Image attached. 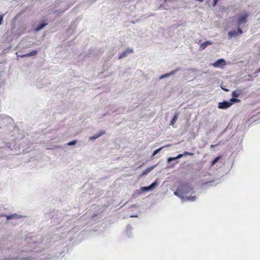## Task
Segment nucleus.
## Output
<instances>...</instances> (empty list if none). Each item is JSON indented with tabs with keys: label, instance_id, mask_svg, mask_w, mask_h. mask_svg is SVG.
<instances>
[{
	"label": "nucleus",
	"instance_id": "nucleus-11",
	"mask_svg": "<svg viewBox=\"0 0 260 260\" xmlns=\"http://www.w3.org/2000/svg\"><path fill=\"white\" fill-rule=\"evenodd\" d=\"M133 52V49H131L129 48H127L125 51L121 52L118 58L119 59H122L127 56V55Z\"/></svg>",
	"mask_w": 260,
	"mask_h": 260
},
{
	"label": "nucleus",
	"instance_id": "nucleus-7",
	"mask_svg": "<svg viewBox=\"0 0 260 260\" xmlns=\"http://www.w3.org/2000/svg\"><path fill=\"white\" fill-rule=\"evenodd\" d=\"M180 71V69L179 68H178L176 69L175 70L170 72L169 73H166L164 75H162L159 77V79L161 80L166 78H168L169 77H171L174 75H175L177 72Z\"/></svg>",
	"mask_w": 260,
	"mask_h": 260
},
{
	"label": "nucleus",
	"instance_id": "nucleus-23",
	"mask_svg": "<svg viewBox=\"0 0 260 260\" xmlns=\"http://www.w3.org/2000/svg\"><path fill=\"white\" fill-rule=\"evenodd\" d=\"M170 145V144H169V145H166V147H168V146H169ZM164 147H165V146L161 147H160V148H158V149H155V150L153 151V153H152V156H151V158H152L154 155H155L156 154H157L158 153H159V152L161 151V150L163 148H164Z\"/></svg>",
	"mask_w": 260,
	"mask_h": 260
},
{
	"label": "nucleus",
	"instance_id": "nucleus-20",
	"mask_svg": "<svg viewBox=\"0 0 260 260\" xmlns=\"http://www.w3.org/2000/svg\"><path fill=\"white\" fill-rule=\"evenodd\" d=\"M38 53V51L37 50H32V51L26 53L25 54H24L22 56V57H28V56H32L34 55H36Z\"/></svg>",
	"mask_w": 260,
	"mask_h": 260
},
{
	"label": "nucleus",
	"instance_id": "nucleus-4",
	"mask_svg": "<svg viewBox=\"0 0 260 260\" xmlns=\"http://www.w3.org/2000/svg\"><path fill=\"white\" fill-rule=\"evenodd\" d=\"M5 260H34V258L29 255L22 254L16 257L8 258Z\"/></svg>",
	"mask_w": 260,
	"mask_h": 260
},
{
	"label": "nucleus",
	"instance_id": "nucleus-21",
	"mask_svg": "<svg viewBox=\"0 0 260 260\" xmlns=\"http://www.w3.org/2000/svg\"><path fill=\"white\" fill-rule=\"evenodd\" d=\"M158 185V182L157 180H155L150 185H149L151 191L153 190Z\"/></svg>",
	"mask_w": 260,
	"mask_h": 260
},
{
	"label": "nucleus",
	"instance_id": "nucleus-25",
	"mask_svg": "<svg viewBox=\"0 0 260 260\" xmlns=\"http://www.w3.org/2000/svg\"><path fill=\"white\" fill-rule=\"evenodd\" d=\"M221 158V156H218L215 157L212 161L211 165V166H214L215 164H216Z\"/></svg>",
	"mask_w": 260,
	"mask_h": 260
},
{
	"label": "nucleus",
	"instance_id": "nucleus-26",
	"mask_svg": "<svg viewBox=\"0 0 260 260\" xmlns=\"http://www.w3.org/2000/svg\"><path fill=\"white\" fill-rule=\"evenodd\" d=\"M179 155H181V157H182L183 156H186V155L192 156L193 155V153H192V152H187V151H184V152H183V153L179 154Z\"/></svg>",
	"mask_w": 260,
	"mask_h": 260
},
{
	"label": "nucleus",
	"instance_id": "nucleus-14",
	"mask_svg": "<svg viewBox=\"0 0 260 260\" xmlns=\"http://www.w3.org/2000/svg\"><path fill=\"white\" fill-rule=\"evenodd\" d=\"M105 134V132L104 131L100 132L98 134L94 135L89 138V139L90 140L93 141L96 139L97 138H99L100 137L102 136L103 135Z\"/></svg>",
	"mask_w": 260,
	"mask_h": 260
},
{
	"label": "nucleus",
	"instance_id": "nucleus-2",
	"mask_svg": "<svg viewBox=\"0 0 260 260\" xmlns=\"http://www.w3.org/2000/svg\"><path fill=\"white\" fill-rule=\"evenodd\" d=\"M48 24V20L45 16L43 17L36 26L34 30L35 31H39L43 29L45 26Z\"/></svg>",
	"mask_w": 260,
	"mask_h": 260
},
{
	"label": "nucleus",
	"instance_id": "nucleus-33",
	"mask_svg": "<svg viewBox=\"0 0 260 260\" xmlns=\"http://www.w3.org/2000/svg\"><path fill=\"white\" fill-rule=\"evenodd\" d=\"M130 217H137L138 216L137 215H131Z\"/></svg>",
	"mask_w": 260,
	"mask_h": 260
},
{
	"label": "nucleus",
	"instance_id": "nucleus-31",
	"mask_svg": "<svg viewBox=\"0 0 260 260\" xmlns=\"http://www.w3.org/2000/svg\"><path fill=\"white\" fill-rule=\"evenodd\" d=\"M175 0H165V2L166 3V2H174L175 1Z\"/></svg>",
	"mask_w": 260,
	"mask_h": 260
},
{
	"label": "nucleus",
	"instance_id": "nucleus-12",
	"mask_svg": "<svg viewBox=\"0 0 260 260\" xmlns=\"http://www.w3.org/2000/svg\"><path fill=\"white\" fill-rule=\"evenodd\" d=\"M1 120L3 121V123H5L4 121L6 120L8 123L6 125L7 126L8 125L9 127H13V119L9 116L5 115L3 118L1 117Z\"/></svg>",
	"mask_w": 260,
	"mask_h": 260
},
{
	"label": "nucleus",
	"instance_id": "nucleus-38",
	"mask_svg": "<svg viewBox=\"0 0 260 260\" xmlns=\"http://www.w3.org/2000/svg\"><path fill=\"white\" fill-rule=\"evenodd\" d=\"M136 205L134 204V205H133L131 207H136Z\"/></svg>",
	"mask_w": 260,
	"mask_h": 260
},
{
	"label": "nucleus",
	"instance_id": "nucleus-18",
	"mask_svg": "<svg viewBox=\"0 0 260 260\" xmlns=\"http://www.w3.org/2000/svg\"><path fill=\"white\" fill-rule=\"evenodd\" d=\"M181 158V155H179L178 154L175 157H169L167 159V162L168 163H170L171 162L173 161H175L178 159H180Z\"/></svg>",
	"mask_w": 260,
	"mask_h": 260
},
{
	"label": "nucleus",
	"instance_id": "nucleus-16",
	"mask_svg": "<svg viewBox=\"0 0 260 260\" xmlns=\"http://www.w3.org/2000/svg\"><path fill=\"white\" fill-rule=\"evenodd\" d=\"M156 165H154L152 166H151L149 168H147L146 169L144 170L141 174L142 176H144L148 174L149 172H150L152 170H153L155 167Z\"/></svg>",
	"mask_w": 260,
	"mask_h": 260
},
{
	"label": "nucleus",
	"instance_id": "nucleus-15",
	"mask_svg": "<svg viewBox=\"0 0 260 260\" xmlns=\"http://www.w3.org/2000/svg\"><path fill=\"white\" fill-rule=\"evenodd\" d=\"M242 93V90L241 89H236L233 91L232 93V97L237 98Z\"/></svg>",
	"mask_w": 260,
	"mask_h": 260
},
{
	"label": "nucleus",
	"instance_id": "nucleus-41",
	"mask_svg": "<svg viewBox=\"0 0 260 260\" xmlns=\"http://www.w3.org/2000/svg\"><path fill=\"white\" fill-rule=\"evenodd\" d=\"M199 2H202L203 1V0H199Z\"/></svg>",
	"mask_w": 260,
	"mask_h": 260
},
{
	"label": "nucleus",
	"instance_id": "nucleus-27",
	"mask_svg": "<svg viewBox=\"0 0 260 260\" xmlns=\"http://www.w3.org/2000/svg\"><path fill=\"white\" fill-rule=\"evenodd\" d=\"M140 189L142 191H151V190L150 189V187H149V186H142V187H141Z\"/></svg>",
	"mask_w": 260,
	"mask_h": 260
},
{
	"label": "nucleus",
	"instance_id": "nucleus-34",
	"mask_svg": "<svg viewBox=\"0 0 260 260\" xmlns=\"http://www.w3.org/2000/svg\"><path fill=\"white\" fill-rule=\"evenodd\" d=\"M9 145H10L9 144H8ZM10 145H7V146L6 147H8V148H10Z\"/></svg>",
	"mask_w": 260,
	"mask_h": 260
},
{
	"label": "nucleus",
	"instance_id": "nucleus-28",
	"mask_svg": "<svg viewBox=\"0 0 260 260\" xmlns=\"http://www.w3.org/2000/svg\"><path fill=\"white\" fill-rule=\"evenodd\" d=\"M77 140H73L67 143V145L68 146H74L77 143Z\"/></svg>",
	"mask_w": 260,
	"mask_h": 260
},
{
	"label": "nucleus",
	"instance_id": "nucleus-10",
	"mask_svg": "<svg viewBox=\"0 0 260 260\" xmlns=\"http://www.w3.org/2000/svg\"><path fill=\"white\" fill-rule=\"evenodd\" d=\"M218 183L215 180L210 181L203 183L202 184V187L204 189H207L208 186H216Z\"/></svg>",
	"mask_w": 260,
	"mask_h": 260
},
{
	"label": "nucleus",
	"instance_id": "nucleus-30",
	"mask_svg": "<svg viewBox=\"0 0 260 260\" xmlns=\"http://www.w3.org/2000/svg\"><path fill=\"white\" fill-rule=\"evenodd\" d=\"M221 88L225 91H229V89L225 88V87H223L222 85L221 86Z\"/></svg>",
	"mask_w": 260,
	"mask_h": 260
},
{
	"label": "nucleus",
	"instance_id": "nucleus-36",
	"mask_svg": "<svg viewBox=\"0 0 260 260\" xmlns=\"http://www.w3.org/2000/svg\"><path fill=\"white\" fill-rule=\"evenodd\" d=\"M215 145H211L210 146V147H211V148H213V147H214Z\"/></svg>",
	"mask_w": 260,
	"mask_h": 260
},
{
	"label": "nucleus",
	"instance_id": "nucleus-6",
	"mask_svg": "<svg viewBox=\"0 0 260 260\" xmlns=\"http://www.w3.org/2000/svg\"><path fill=\"white\" fill-rule=\"evenodd\" d=\"M226 64L225 60L223 58H220L216 60L212 66L214 68L222 67Z\"/></svg>",
	"mask_w": 260,
	"mask_h": 260
},
{
	"label": "nucleus",
	"instance_id": "nucleus-19",
	"mask_svg": "<svg viewBox=\"0 0 260 260\" xmlns=\"http://www.w3.org/2000/svg\"><path fill=\"white\" fill-rule=\"evenodd\" d=\"M196 199V197L194 196H189V197H184V199H182L183 201H194Z\"/></svg>",
	"mask_w": 260,
	"mask_h": 260
},
{
	"label": "nucleus",
	"instance_id": "nucleus-35",
	"mask_svg": "<svg viewBox=\"0 0 260 260\" xmlns=\"http://www.w3.org/2000/svg\"><path fill=\"white\" fill-rule=\"evenodd\" d=\"M257 73H260V67L257 70Z\"/></svg>",
	"mask_w": 260,
	"mask_h": 260
},
{
	"label": "nucleus",
	"instance_id": "nucleus-3",
	"mask_svg": "<svg viewBox=\"0 0 260 260\" xmlns=\"http://www.w3.org/2000/svg\"><path fill=\"white\" fill-rule=\"evenodd\" d=\"M243 33L242 30L240 28L238 27L237 30H232L230 31L228 34V39H230L232 38H237L239 35Z\"/></svg>",
	"mask_w": 260,
	"mask_h": 260
},
{
	"label": "nucleus",
	"instance_id": "nucleus-8",
	"mask_svg": "<svg viewBox=\"0 0 260 260\" xmlns=\"http://www.w3.org/2000/svg\"><path fill=\"white\" fill-rule=\"evenodd\" d=\"M231 106V103L229 101H223L218 103V108L220 109H226Z\"/></svg>",
	"mask_w": 260,
	"mask_h": 260
},
{
	"label": "nucleus",
	"instance_id": "nucleus-5",
	"mask_svg": "<svg viewBox=\"0 0 260 260\" xmlns=\"http://www.w3.org/2000/svg\"><path fill=\"white\" fill-rule=\"evenodd\" d=\"M249 14L245 13L244 14L241 15L238 18L237 23L238 24H243L247 22Z\"/></svg>",
	"mask_w": 260,
	"mask_h": 260
},
{
	"label": "nucleus",
	"instance_id": "nucleus-37",
	"mask_svg": "<svg viewBox=\"0 0 260 260\" xmlns=\"http://www.w3.org/2000/svg\"><path fill=\"white\" fill-rule=\"evenodd\" d=\"M226 129H224V131L222 132V134H223L225 132Z\"/></svg>",
	"mask_w": 260,
	"mask_h": 260
},
{
	"label": "nucleus",
	"instance_id": "nucleus-22",
	"mask_svg": "<svg viewBox=\"0 0 260 260\" xmlns=\"http://www.w3.org/2000/svg\"><path fill=\"white\" fill-rule=\"evenodd\" d=\"M229 103H231V106L235 103H237L240 102V100L237 98L232 97L230 100L229 101Z\"/></svg>",
	"mask_w": 260,
	"mask_h": 260
},
{
	"label": "nucleus",
	"instance_id": "nucleus-29",
	"mask_svg": "<svg viewBox=\"0 0 260 260\" xmlns=\"http://www.w3.org/2000/svg\"><path fill=\"white\" fill-rule=\"evenodd\" d=\"M219 0H213V7H215L216 5H217L218 2Z\"/></svg>",
	"mask_w": 260,
	"mask_h": 260
},
{
	"label": "nucleus",
	"instance_id": "nucleus-39",
	"mask_svg": "<svg viewBox=\"0 0 260 260\" xmlns=\"http://www.w3.org/2000/svg\"><path fill=\"white\" fill-rule=\"evenodd\" d=\"M1 149H6V148H4V146H3V147H2V146H1Z\"/></svg>",
	"mask_w": 260,
	"mask_h": 260
},
{
	"label": "nucleus",
	"instance_id": "nucleus-1",
	"mask_svg": "<svg viewBox=\"0 0 260 260\" xmlns=\"http://www.w3.org/2000/svg\"><path fill=\"white\" fill-rule=\"evenodd\" d=\"M194 189L190 184L185 181L180 183L176 191H174V194L180 199H184V195L189 193H194Z\"/></svg>",
	"mask_w": 260,
	"mask_h": 260
},
{
	"label": "nucleus",
	"instance_id": "nucleus-17",
	"mask_svg": "<svg viewBox=\"0 0 260 260\" xmlns=\"http://www.w3.org/2000/svg\"><path fill=\"white\" fill-rule=\"evenodd\" d=\"M132 226L131 224H128L126 227V235L128 237L130 238L132 237Z\"/></svg>",
	"mask_w": 260,
	"mask_h": 260
},
{
	"label": "nucleus",
	"instance_id": "nucleus-9",
	"mask_svg": "<svg viewBox=\"0 0 260 260\" xmlns=\"http://www.w3.org/2000/svg\"><path fill=\"white\" fill-rule=\"evenodd\" d=\"M6 217V219L7 220H9L13 219H20V218H21L24 217V216H22L21 215L14 213V214H13L11 215H5L1 214V217Z\"/></svg>",
	"mask_w": 260,
	"mask_h": 260
},
{
	"label": "nucleus",
	"instance_id": "nucleus-32",
	"mask_svg": "<svg viewBox=\"0 0 260 260\" xmlns=\"http://www.w3.org/2000/svg\"><path fill=\"white\" fill-rule=\"evenodd\" d=\"M3 20V15H1V23H2Z\"/></svg>",
	"mask_w": 260,
	"mask_h": 260
},
{
	"label": "nucleus",
	"instance_id": "nucleus-40",
	"mask_svg": "<svg viewBox=\"0 0 260 260\" xmlns=\"http://www.w3.org/2000/svg\"><path fill=\"white\" fill-rule=\"evenodd\" d=\"M136 191L138 192V193H140V191L138 190H137Z\"/></svg>",
	"mask_w": 260,
	"mask_h": 260
},
{
	"label": "nucleus",
	"instance_id": "nucleus-24",
	"mask_svg": "<svg viewBox=\"0 0 260 260\" xmlns=\"http://www.w3.org/2000/svg\"><path fill=\"white\" fill-rule=\"evenodd\" d=\"M178 115V114H177V113L175 114V115L173 116V118L172 119V120L170 122V125H173L174 124V123L176 122V120H177Z\"/></svg>",
	"mask_w": 260,
	"mask_h": 260
},
{
	"label": "nucleus",
	"instance_id": "nucleus-13",
	"mask_svg": "<svg viewBox=\"0 0 260 260\" xmlns=\"http://www.w3.org/2000/svg\"><path fill=\"white\" fill-rule=\"evenodd\" d=\"M212 44V42L210 41H207L202 43L200 47V50H203L206 48L207 46Z\"/></svg>",
	"mask_w": 260,
	"mask_h": 260
}]
</instances>
